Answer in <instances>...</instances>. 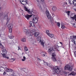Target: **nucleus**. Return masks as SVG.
Wrapping results in <instances>:
<instances>
[{"instance_id":"c756f323","label":"nucleus","mask_w":76,"mask_h":76,"mask_svg":"<svg viewBox=\"0 0 76 76\" xmlns=\"http://www.w3.org/2000/svg\"><path fill=\"white\" fill-rule=\"evenodd\" d=\"M70 18L72 20H74V19H76V15H74V16L73 17H70Z\"/></svg>"},{"instance_id":"a19ab883","label":"nucleus","mask_w":76,"mask_h":76,"mask_svg":"<svg viewBox=\"0 0 76 76\" xmlns=\"http://www.w3.org/2000/svg\"><path fill=\"white\" fill-rule=\"evenodd\" d=\"M44 64L45 66H47V65H48V63H47L45 62V61H44Z\"/></svg>"},{"instance_id":"a878e982","label":"nucleus","mask_w":76,"mask_h":76,"mask_svg":"<svg viewBox=\"0 0 76 76\" xmlns=\"http://www.w3.org/2000/svg\"><path fill=\"white\" fill-rule=\"evenodd\" d=\"M61 28L62 29H64V28H65V26H64V24H63V23H61Z\"/></svg>"},{"instance_id":"423d86ee","label":"nucleus","mask_w":76,"mask_h":76,"mask_svg":"<svg viewBox=\"0 0 76 76\" xmlns=\"http://www.w3.org/2000/svg\"><path fill=\"white\" fill-rule=\"evenodd\" d=\"M46 16L48 17V18L49 19H50L51 18H52V17L51 16V15L50 14V13L49 12V11H48L47 9V11H46Z\"/></svg>"},{"instance_id":"6e6d98bb","label":"nucleus","mask_w":76,"mask_h":76,"mask_svg":"<svg viewBox=\"0 0 76 76\" xmlns=\"http://www.w3.org/2000/svg\"><path fill=\"white\" fill-rule=\"evenodd\" d=\"M23 59H24L25 60H26V57L25 56L23 57Z\"/></svg>"},{"instance_id":"f8f14e48","label":"nucleus","mask_w":76,"mask_h":76,"mask_svg":"<svg viewBox=\"0 0 76 76\" xmlns=\"http://www.w3.org/2000/svg\"><path fill=\"white\" fill-rule=\"evenodd\" d=\"M40 54L42 56V57H45V56H46L47 55V53L45 51H43L40 53Z\"/></svg>"},{"instance_id":"6e6552de","label":"nucleus","mask_w":76,"mask_h":76,"mask_svg":"<svg viewBox=\"0 0 76 76\" xmlns=\"http://www.w3.org/2000/svg\"><path fill=\"white\" fill-rule=\"evenodd\" d=\"M36 32V30L35 29H33V30H31V31H30L29 32V36H32V34L33 35H34L35 34Z\"/></svg>"},{"instance_id":"5701e85b","label":"nucleus","mask_w":76,"mask_h":76,"mask_svg":"<svg viewBox=\"0 0 76 76\" xmlns=\"http://www.w3.org/2000/svg\"><path fill=\"white\" fill-rule=\"evenodd\" d=\"M21 41L23 42H26V38L25 37H23L21 39Z\"/></svg>"},{"instance_id":"4be33fe9","label":"nucleus","mask_w":76,"mask_h":76,"mask_svg":"<svg viewBox=\"0 0 76 76\" xmlns=\"http://www.w3.org/2000/svg\"><path fill=\"white\" fill-rule=\"evenodd\" d=\"M6 53H3V54H2V56L4 58H7V59H9V58L6 57Z\"/></svg>"},{"instance_id":"c85d7f7f","label":"nucleus","mask_w":76,"mask_h":76,"mask_svg":"<svg viewBox=\"0 0 76 76\" xmlns=\"http://www.w3.org/2000/svg\"><path fill=\"white\" fill-rule=\"evenodd\" d=\"M76 75V73L74 72H72L69 74V75Z\"/></svg>"},{"instance_id":"1a4fd4ad","label":"nucleus","mask_w":76,"mask_h":76,"mask_svg":"<svg viewBox=\"0 0 76 76\" xmlns=\"http://www.w3.org/2000/svg\"><path fill=\"white\" fill-rule=\"evenodd\" d=\"M32 16H33V15H28L27 14L26 15H25V18L26 19H27V20H29V19H30V18L32 17Z\"/></svg>"},{"instance_id":"49530a36","label":"nucleus","mask_w":76,"mask_h":76,"mask_svg":"<svg viewBox=\"0 0 76 76\" xmlns=\"http://www.w3.org/2000/svg\"><path fill=\"white\" fill-rule=\"evenodd\" d=\"M73 39H76V36H73ZM75 38V39H74Z\"/></svg>"},{"instance_id":"b1692460","label":"nucleus","mask_w":76,"mask_h":76,"mask_svg":"<svg viewBox=\"0 0 76 76\" xmlns=\"http://www.w3.org/2000/svg\"><path fill=\"white\" fill-rule=\"evenodd\" d=\"M39 33L38 32H36V33H35L34 35L35 36V37H37L39 35Z\"/></svg>"},{"instance_id":"f704fd0d","label":"nucleus","mask_w":76,"mask_h":76,"mask_svg":"<svg viewBox=\"0 0 76 76\" xmlns=\"http://www.w3.org/2000/svg\"><path fill=\"white\" fill-rule=\"evenodd\" d=\"M48 36H49L50 37H51V38H53V37H54V35L52 34H50L49 35H48Z\"/></svg>"},{"instance_id":"052dcab7","label":"nucleus","mask_w":76,"mask_h":76,"mask_svg":"<svg viewBox=\"0 0 76 76\" xmlns=\"http://www.w3.org/2000/svg\"><path fill=\"white\" fill-rule=\"evenodd\" d=\"M74 10L75 11V12H76V9H74Z\"/></svg>"},{"instance_id":"4c0bfd02","label":"nucleus","mask_w":76,"mask_h":76,"mask_svg":"<svg viewBox=\"0 0 76 76\" xmlns=\"http://www.w3.org/2000/svg\"><path fill=\"white\" fill-rule=\"evenodd\" d=\"M22 71H23L24 72H26V69L24 68V69H23L21 70V71L22 72Z\"/></svg>"},{"instance_id":"412c9836","label":"nucleus","mask_w":76,"mask_h":76,"mask_svg":"<svg viewBox=\"0 0 76 76\" xmlns=\"http://www.w3.org/2000/svg\"><path fill=\"white\" fill-rule=\"evenodd\" d=\"M6 70L7 72H13V69L10 68H7Z\"/></svg>"},{"instance_id":"2eb2a0df","label":"nucleus","mask_w":76,"mask_h":76,"mask_svg":"<svg viewBox=\"0 0 76 76\" xmlns=\"http://www.w3.org/2000/svg\"><path fill=\"white\" fill-rule=\"evenodd\" d=\"M8 35L9 38H10V39L13 38V36H12V33H9Z\"/></svg>"},{"instance_id":"ddd939ff","label":"nucleus","mask_w":76,"mask_h":76,"mask_svg":"<svg viewBox=\"0 0 76 76\" xmlns=\"http://www.w3.org/2000/svg\"><path fill=\"white\" fill-rule=\"evenodd\" d=\"M4 19H7V23H8V22H9V20H8V15H7V14L5 15L4 18Z\"/></svg>"},{"instance_id":"f3484780","label":"nucleus","mask_w":76,"mask_h":76,"mask_svg":"<svg viewBox=\"0 0 76 76\" xmlns=\"http://www.w3.org/2000/svg\"><path fill=\"white\" fill-rule=\"evenodd\" d=\"M9 29H12L13 28V25L12 24H9L8 25Z\"/></svg>"},{"instance_id":"0eeeda50","label":"nucleus","mask_w":76,"mask_h":76,"mask_svg":"<svg viewBox=\"0 0 76 76\" xmlns=\"http://www.w3.org/2000/svg\"><path fill=\"white\" fill-rule=\"evenodd\" d=\"M59 47L58 45L55 46L54 47V51H60V49L59 48V47Z\"/></svg>"},{"instance_id":"c03bdc74","label":"nucleus","mask_w":76,"mask_h":76,"mask_svg":"<svg viewBox=\"0 0 76 76\" xmlns=\"http://www.w3.org/2000/svg\"><path fill=\"white\" fill-rule=\"evenodd\" d=\"M73 4L74 6H76V1H74V4Z\"/></svg>"},{"instance_id":"79ce46f5","label":"nucleus","mask_w":76,"mask_h":76,"mask_svg":"<svg viewBox=\"0 0 76 76\" xmlns=\"http://www.w3.org/2000/svg\"><path fill=\"white\" fill-rule=\"evenodd\" d=\"M60 23L59 22L57 23V25H58V27H60Z\"/></svg>"},{"instance_id":"473e14b6","label":"nucleus","mask_w":76,"mask_h":76,"mask_svg":"<svg viewBox=\"0 0 76 76\" xmlns=\"http://www.w3.org/2000/svg\"><path fill=\"white\" fill-rule=\"evenodd\" d=\"M70 12L69 11H66L65 12V13H67L68 16H69L70 15Z\"/></svg>"},{"instance_id":"72a5a7b5","label":"nucleus","mask_w":76,"mask_h":76,"mask_svg":"<svg viewBox=\"0 0 76 76\" xmlns=\"http://www.w3.org/2000/svg\"><path fill=\"white\" fill-rule=\"evenodd\" d=\"M46 33L48 35H50V33H49V30H47L46 31Z\"/></svg>"},{"instance_id":"8fccbe9b","label":"nucleus","mask_w":76,"mask_h":76,"mask_svg":"<svg viewBox=\"0 0 76 76\" xmlns=\"http://www.w3.org/2000/svg\"><path fill=\"white\" fill-rule=\"evenodd\" d=\"M74 56L76 57V51L74 52Z\"/></svg>"},{"instance_id":"de8ad7c7","label":"nucleus","mask_w":76,"mask_h":76,"mask_svg":"<svg viewBox=\"0 0 76 76\" xmlns=\"http://www.w3.org/2000/svg\"><path fill=\"white\" fill-rule=\"evenodd\" d=\"M37 60H38L39 61H41V59H40L39 58H38L37 59Z\"/></svg>"},{"instance_id":"393cba45","label":"nucleus","mask_w":76,"mask_h":76,"mask_svg":"<svg viewBox=\"0 0 76 76\" xmlns=\"http://www.w3.org/2000/svg\"><path fill=\"white\" fill-rule=\"evenodd\" d=\"M52 10L54 11V12H55L56 11V10H57V7L55 6H53L52 8Z\"/></svg>"},{"instance_id":"69168bd1","label":"nucleus","mask_w":76,"mask_h":76,"mask_svg":"<svg viewBox=\"0 0 76 76\" xmlns=\"http://www.w3.org/2000/svg\"><path fill=\"white\" fill-rule=\"evenodd\" d=\"M75 1H76V0H74Z\"/></svg>"},{"instance_id":"9d476101","label":"nucleus","mask_w":76,"mask_h":76,"mask_svg":"<svg viewBox=\"0 0 76 76\" xmlns=\"http://www.w3.org/2000/svg\"><path fill=\"white\" fill-rule=\"evenodd\" d=\"M53 51H54V49L53 48H50L49 49L48 53L50 54H51V53H53Z\"/></svg>"},{"instance_id":"e2e57ef3","label":"nucleus","mask_w":76,"mask_h":76,"mask_svg":"<svg viewBox=\"0 0 76 76\" xmlns=\"http://www.w3.org/2000/svg\"><path fill=\"white\" fill-rule=\"evenodd\" d=\"M22 15H23V12H21Z\"/></svg>"},{"instance_id":"f03ea898","label":"nucleus","mask_w":76,"mask_h":76,"mask_svg":"<svg viewBox=\"0 0 76 76\" xmlns=\"http://www.w3.org/2000/svg\"><path fill=\"white\" fill-rule=\"evenodd\" d=\"M72 69H73L72 66L69 64L65 67L64 69L65 70H68L69 72H72Z\"/></svg>"},{"instance_id":"dca6fc26","label":"nucleus","mask_w":76,"mask_h":76,"mask_svg":"<svg viewBox=\"0 0 76 76\" xmlns=\"http://www.w3.org/2000/svg\"><path fill=\"white\" fill-rule=\"evenodd\" d=\"M75 1L74 0H69V1L70 4H73Z\"/></svg>"},{"instance_id":"bb28decb","label":"nucleus","mask_w":76,"mask_h":76,"mask_svg":"<svg viewBox=\"0 0 76 76\" xmlns=\"http://www.w3.org/2000/svg\"><path fill=\"white\" fill-rule=\"evenodd\" d=\"M72 42H73V43H74L75 45H76V39L75 41V39H72Z\"/></svg>"},{"instance_id":"13d9d810","label":"nucleus","mask_w":76,"mask_h":76,"mask_svg":"<svg viewBox=\"0 0 76 76\" xmlns=\"http://www.w3.org/2000/svg\"><path fill=\"white\" fill-rule=\"evenodd\" d=\"M52 15H53V16H55V14H54V13H53L52 14Z\"/></svg>"},{"instance_id":"5fc2aeb1","label":"nucleus","mask_w":76,"mask_h":76,"mask_svg":"<svg viewBox=\"0 0 76 76\" xmlns=\"http://www.w3.org/2000/svg\"><path fill=\"white\" fill-rule=\"evenodd\" d=\"M18 50H20V48H19V46H18Z\"/></svg>"},{"instance_id":"3c124183","label":"nucleus","mask_w":76,"mask_h":76,"mask_svg":"<svg viewBox=\"0 0 76 76\" xmlns=\"http://www.w3.org/2000/svg\"><path fill=\"white\" fill-rule=\"evenodd\" d=\"M2 16H3V14L2 13H0V18H1Z\"/></svg>"},{"instance_id":"7c9ffc66","label":"nucleus","mask_w":76,"mask_h":76,"mask_svg":"<svg viewBox=\"0 0 76 76\" xmlns=\"http://www.w3.org/2000/svg\"><path fill=\"white\" fill-rule=\"evenodd\" d=\"M52 57H56V53L55 52L52 53Z\"/></svg>"},{"instance_id":"37998d69","label":"nucleus","mask_w":76,"mask_h":76,"mask_svg":"<svg viewBox=\"0 0 76 76\" xmlns=\"http://www.w3.org/2000/svg\"><path fill=\"white\" fill-rule=\"evenodd\" d=\"M26 2V4H28V0H25V1H24V3Z\"/></svg>"},{"instance_id":"2f4dec72","label":"nucleus","mask_w":76,"mask_h":76,"mask_svg":"<svg viewBox=\"0 0 76 76\" xmlns=\"http://www.w3.org/2000/svg\"><path fill=\"white\" fill-rule=\"evenodd\" d=\"M14 61H15V59L14 58H12L9 60V61H10V62H13Z\"/></svg>"},{"instance_id":"6ab92c4d","label":"nucleus","mask_w":76,"mask_h":76,"mask_svg":"<svg viewBox=\"0 0 76 76\" xmlns=\"http://www.w3.org/2000/svg\"><path fill=\"white\" fill-rule=\"evenodd\" d=\"M29 23L31 25V26L34 27L35 26L34 25V22H32V21H30L29 22Z\"/></svg>"},{"instance_id":"4d7b16f0","label":"nucleus","mask_w":76,"mask_h":76,"mask_svg":"<svg viewBox=\"0 0 76 76\" xmlns=\"http://www.w3.org/2000/svg\"><path fill=\"white\" fill-rule=\"evenodd\" d=\"M60 42V44H61V45H63V43H62V42Z\"/></svg>"},{"instance_id":"a18cd8bd","label":"nucleus","mask_w":76,"mask_h":76,"mask_svg":"<svg viewBox=\"0 0 76 76\" xmlns=\"http://www.w3.org/2000/svg\"><path fill=\"white\" fill-rule=\"evenodd\" d=\"M3 75H4V76H5V75L6 74V71H3Z\"/></svg>"},{"instance_id":"9b49d317","label":"nucleus","mask_w":76,"mask_h":76,"mask_svg":"<svg viewBox=\"0 0 76 76\" xmlns=\"http://www.w3.org/2000/svg\"><path fill=\"white\" fill-rule=\"evenodd\" d=\"M24 31L25 32V34L26 35H27V34H28V35L30 34L29 32H30V31L28 29H24Z\"/></svg>"},{"instance_id":"20e7f679","label":"nucleus","mask_w":76,"mask_h":76,"mask_svg":"<svg viewBox=\"0 0 76 76\" xmlns=\"http://www.w3.org/2000/svg\"><path fill=\"white\" fill-rule=\"evenodd\" d=\"M24 10L26 12H27L29 14H32V12H33V11H34L33 9H31V10H30V9L29 10H28V9L26 8V6L24 7Z\"/></svg>"},{"instance_id":"cd10ccee","label":"nucleus","mask_w":76,"mask_h":76,"mask_svg":"<svg viewBox=\"0 0 76 76\" xmlns=\"http://www.w3.org/2000/svg\"><path fill=\"white\" fill-rule=\"evenodd\" d=\"M0 48H1L2 49H3V48H4V46L2 45L1 43H0Z\"/></svg>"},{"instance_id":"c9c22d12","label":"nucleus","mask_w":76,"mask_h":76,"mask_svg":"<svg viewBox=\"0 0 76 76\" xmlns=\"http://www.w3.org/2000/svg\"><path fill=\"white\" fill-rule=\"evenodd\" d=\"M9 32L12 33V28L9 29Z\"/></svg>"},{"instance_id":"680f3d73","label":"nucleus","mask_w":76,"mask_h":76,"mask_svg":"<svg viewBox=\"0 0 76 76\" xmlns=\"http://www.w3.org/2000/svg\"><path fill=\"white\" fill-rule=\"evenodd\" d=\"M73 26H74V25H75V24L74 23L73 24Z\"/></svg>"},{"instance_id":"e433bc0d","label":"nucleus","mask_w":76,"mask_h":76,"mask_svg":"<svg viewBox=\"0 0 76 76\" xmlns=\"http://www.w3.org/2000/svg\"><path fill=\"white\" fill-rule=\"evenodd\" d=\"M39 8L40 10H41V11H42V7H41V6H39Z\"/></svg>"},{"instance_id":"09e8293b","label":"nucleus","mask_w":76,"mask_h":76,"mask_svg":"<svg viewBox=\"0 0 76 76\" xmlns=\"http://www.w3.org/2000/svg\"><path fill=\"white\" fill-rule=\"evenodd\" d=\"M32 43H33V44H34V42H36V41L35 40H32Z\"/></svg>"},{"instance_id":"f257e3e1","label":"nucleus","mask_w":76,"mask_h":76,"mask_svg":"<svg viewBox=\"0 0 76 76\" xmlns=\"http://www.w3.org/2000/svg\"><path fill=\"white\" fill-rule=\"evenodd\" d=\"M47 66L49 67L52 68L54 73H56L57 74H58L60 73V70L58 69V66H54L52 65L51 64H48Z\"/></svg>"},{"instance_id":"774afa93","label":"nucleus","mask_w":76,"mask_h":76,"mask_svg":"<svg viewBox=\"0 0 76 76\" xmlns=\"http://www.w3.org/2000/svg\"><path fill=\"white\" fill-rule=\"evenodd\" d=\"M14 14H15V13H14Z\"/></svg>"},{"instance_id":"bf43d9fd","label":"nucleus","mask_w":76,"mask_h":76,"mask_svg":"<svg viewBox=\"0 0 76 76\" xmlns=\"http://www.w3.org/2000/svg\"><path fill=\"white\" fill-rule=\"evenodd\" d=\"M37 2H38V3H39V1L38 0H37Z\"/></svg>"},{"instance_id":"39448f33","label":"nucleus","mask_w":76,"mask_h":76,"mask_svg":"<svg viewBox=\"0 0 76 76\" xmlns=\"http://www.w3.org/2000/svg\"><path fill=\"white\" fill-rule=\"evenodd\" d=\"M32 21L34 23H37L38 22V18L36 17L35 15H33Z\"/></svg>"},{"instance_id":"338daca9","label":"nucleus","mask_w":76,"mask_h":76,"mask_svg":"<svg viewBox=\"0 0 76 76\" xmlns=\"http://www.w3.org/2000/svg\"><path fill=\"white\" fill-rule=\"evenodd\" d=\"M75 28H76V27H75Z\"/></svg>"},{"instance_id":"aec40b11","label":"nucleus","mask_w":76,"mask_h":76,"mask_svg":"<svg viewBox=\"0 0 76 76\" xmlns=\"http://www.w3.org/2000/svg\"><path fill=\"white\" fill-rule=\"evenodd\" d=\"M51 58L53 61H57L56 57H52Z\"/></svg>"},{"instance_id":"603ef678","label":"nucleus","mask_w":76,"mask_h":76,"mask_svg":"<svg viewBox=\"0 0 76 76\" xmlns=\"http://www.w3.org/2000/svg\"><path fill=\"white\" fill-rule=\"evenodd\" d=\"M70 39H73V37L72 36H71L70 37Z\"/></svg>"},{"instance_id":"7ed1b4c3","label":"nucleus","mask_w":76,"mask_h":76,"mask_svg":"<svg viewBox=\"0 0 76 76\" xmlns=\"http://www.w3.org/2000/svg\"><path fill=\"white\" fill-rule=\"evenodd\" d=\"M37 39L38 41H39V42H41V44L42 46V47H44L45 43L43 42V40L41 39V37L38 36L37 38Z\"/></svg>"},{"instance_id":"a211bd4d","label":"nucleus","mask_w":76,"mask_h":76,"mask_svg":"<svg viewBox=\"0 0 76 76\" xmlns=\"http://www.w3.org/2000/svg\"><path fill=\"white\" fill-rule=\"evenodd\" d=\"M2 53L3 54H6L7 53V51H6V49L3 48L2 49Z\"/></svg>"},{"instance_id":"864d4df0","label":"nucleus","mask_w":76,"mask_h":76,"mask_svg":"<svg viewBox=\"0 0 76 76\" xmlns=\"http://www.w3.org/2000/svg\"><path fill=\"white\" fill-rule=\"evenodd\" d=\"M22 60L23 61H25V59H22Z\"/></svg>"},{"instance_id":"58836bf2","label":"nucleus","mask_w":76,"mask_h":76,"mask_svg":"<svg viewBox=\"0 0 76 76\" xmlns=\"http://www.w3.org/2000/svg\"><path fill=\"white\" fill-rule=\"evenodd\" d=\"M24 50L25 51H27L28 50V48H27L26 47H25L24 48Z\"/></svg>"},{"instance_id":"0e129e2a","label":"nucleus","mask_w":76,"mask_h":76,"mask_svg":"<svg viewBox=\"0 0 76 76\" xmlns=\"http://www.w3.org/2000/svg\"><path fill=\"white\" fill-rule=\"evenodd\" d=\"M14 54H17V55H18V54H17V53H14Z\"/></svg>"},{"instance_id":"ea45409f","label":"nucleus","mask_w":76,"mask_h":76,"mask_svg":"<svg viewBox=\"0 0 76 76\" xmlns=\"http://www.w3.org/2000/svg\"><path fill=\"white\" fill-rule=\"evenodd\" d=\"M3 68L2 67H1L0 68V72H3Z\"/></svg>"},{"instance_id":"4468645a","label":"nucleus","mask_w":76,"mask_h":76,"mask_svg":"<svg viewBox=\"0 0 76 76\" xmlns=\"http://www.w3.org/2000/svg\"><path fill=\"white\" fill-rule=\"evenodd\" d=\"M50 23L52 24V26H53L54 25V19H53V17H51L50 19Z\"/></svg>"}]
</instances>
